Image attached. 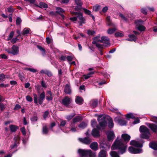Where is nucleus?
Returning <instances> with one entry per match:
<instances>
[{
    "label": "nucleus",
    "mask_w": 157,
    "mask_h": 157,
    "mask_svg": "<svg viewBox=\"0 0 157 157\" xmlns=\"http://www.w3.org/2000/svg\"><path fill=\"white\" fill-rule=\"evenodd\" d=\"M119 16L121 17L122 19L124 21L127 22L129 20H131L132 19L129 18V15H127L124 16L122 13H120L119 14Z\"/></svg>",
    "instance_id": "nucleus-26"
},
{
    "label": "nucleus",
    "mask_w": 157,
    "mask_h": 157,
    "mask_svg": "<svg viewBox=\"0 0 157 157\" xmlns=\"http://www.w3.org/2000/svg\"><path fill=\"white\" fill-rule=\"evenodd\" d=\"M75 17H71L70 20L75 23H78L79 26L85 23V20L82 14L80 13L74 12Z\"/></svg>",
    "instance_id": "nucleus-3"
},
{
    "label": "nucleus",
    "mask_w": 157,
    "mask_h": 157,
    "mask_svg": "<svg viewBox=\"0 0 157 157\" xmlns=\"http://www.w3.org/2000/svg\"><path fill=\"white\" fill-rule=\"evenodd\" d=\"M87 125V122H82L79 125L78 127L81 129H83L86 127Z\"/></svg>",
    "instance_id": "nucleus-31"
},
{
    "label": "nucleus",
    "mask_w": 157,
    "mask_h": 157,
    "mask_svg": "<svg viewBox=\"0 0 157 157\" xmlns=\"http://www.w3.org/2000/svg\"><path fill=\"white\" fill-rule=\"evenodd\" d=\"M126 117L128 118L134 119L135 117L133 113H129L126 115Z\"/></svg>",
    "instance_id": "nucleus-41"
},
{
    "label": "nucleus",
    "mask_w": 157,
    "mask_h": 157,
    "mask_svg": "<svg viewBox=\"0 0 157 157\" xmlns=\"http://www.w3.org/2000/svg\"><path fill=\"white\" fill-rule=\"evenodd\" d=\"M100 129L99 126L97 125L96 128H94L92 131L91 133L93 136L94 137H98L100 136L99 130Z\"/></svg>",
    "instance_id": "nucleus-11"
},
{
    "label": "nucleus",
    "mask_w": 157,
    "mask_h": 157,
    "mask_svg": "<svg viewBox=\"0 0 157 157\" xmlns=\"http://www.w3.org/2000/svg\"><path fill=\"white\" fill-rule=\"evenodd\" d=\"M18 40L17 37H14L11 40V42L13 44H14Z\"/></svg>",
    "instance_id": "nucleus-63"
},
{
    "label": "nucleus",
    "mask_w": 157,
    "mask_h": 157,
    "mask_svg": "<svg viewBox=\"0 0 157 157\" xmlns=\"http://www.w3.org/2000/svg\"><path fill=\"white\" fill-rule=\"evenodd\" d=\"M78 139L81 142L87 144H89L91 141V140L88 137L79 138Z\"/></svg>",
    "instance_id": "nucleus-16"
},
{
    "label": "nucleus",
    "mask_w": 157,
    "mask_h": 157,
    "mask_svg": "<svg viewBox=\"0 0 157 157\" xmlns=\"http://www.w3.org/2000/svg\"><path fill=\"white\" fill-rule=\"evenodd\" d=\"M60 124L59 125L60 127H62L65 126L66 123V120H62L60 121Z\"/></svg>",
    "instance_id": "nucleus-43"
},
{
    "label": "nucleus",
    "mask_w": 157,
    "mask_h": 157,
    "mask_svg": "<svg viewBox=\"0 0 157 157\" xmlns=\"http://www.w3.org/2000/svg\"><path fill=\"white\" fill-rule=\"evenodd\" d=\"M92 43L95 44L96 46L100 49H101L104 48L105 47H106L105 44H100L98 42H96V41H93Z\"/></svg>",
    "instance_id": "nucleus-27"
},
{
    "label": "nucleus",
    "mask_w": 157,
    "mask_h": 157,
    "mask_svg": "<svg viewBox=\"0 0 157 157\" xmlns=\"http://www.w3.org/2000/svg\"><path fill=\"white\" fill-rule=\"evenodd\" d=\"M130 144L132 146L137 147H143L142 144L140 143L138 141L132 140L130 141Z\"/></svg>",
    "instance_id": "nucleus-17"
},
{
    "label": "nucleus",
    "mask_w": 157,
    "mask_h": 157,
    "mask_svg": "<svg viewBox=\"0 0 157 157\" xmlns=\"http://www.w3.org/2000/svg\"><path fill=\"white\" fill-rule=\"evenodd\" d=\"M108 7L105 6L103 8L101 11V12H102L103 13H105L108 10Z\"/></svg>",
    "instance_id": "nucleus-59"
},
{
    "label": "nucleus",
    "mask_w": 157,
    "mask_h": 157,
    "mask_svg": "<svg viewBox=\"0 0 157 157\" xmlns=\"http://www.w3.org/2000/svg\"><path fill=\"white\" fill-rule=\"evenodd\" d=\"M142 21L141 20H136L135 21L136 28L139 31H143L145 30L146 28L144 26L139 24Z\"/></svg>",
    "instance_id": "nucleus-12"
},
{
    "label": "nucleus",
    "mask_w": 157,
    "mask_h": 157,
    "mask_svg": "<svg viewBox=\"0 0 157 157\" xmlns=\"http://www.w3.org/2000/svg\"><path fill=\"white\" fill-rule=\"evenodd\" d=\"M106 20L107 22V24L109 25H112V23H111L110 20V16H108L107 17Z\"/></svg>",
    "instance_id": "nucleus-45"
},
{
    "label": "nucleus",
    "mask_w": 157,
    "mask_h": 157,
    "mask_svg": "<svg viewBox=\"0 0 157 157\" xmlns=\"http://www.w3.org/2000/svg\"><path fill=\"white\" fill-rule=\"evenodd\" d=\"M21 22V18L19 17H18L16 19V23L17 25H20Z\"/></svg>",
    "instance_id": "nucleus-52"
},
{
    "label": "nucleus",
    "mask_w": 157,
    "mask_h": 157,
    "mask_svg": "<svg viewBox=\"0 0 157 157\" xmlns=\"http://www.w3.org/2000/svg\"><path fill=\"white\" fill-rule=\"evenodd\" d=\"M37 119L38 118L36 116H33L30 118V120L32 121H37Z\"/></svg>",
    "instance_id": "nucleus-56"
},
{
    "label": "nucleus",
    "mask_w": 157,
    "mask_h": 157,
    "mask_svg": "<svg viewBox=\"0 0 157 157\" xmlns=\"http://www.w3.org/2000/svg\"><path fill=\"white\" fill-rule=\"evenodd\" d=\"M110 154L111 157H120L118 153L115 151H111Z\"/></svg>",
    "instance_id": "nucleus-37"
},
{
    "label": "nucleus",
    "mask_w": 157,
    "mask_h": 157,
    "mask_svg": "<svg viewBox=\"0 0 157 157\" xmlns=\"http://www.w3.org/2000/svg\"><path fill=\"white\" fill-rule=\"evenodd\" d=\"M116 30V29L114 28L112 29H109L108 31V33L109 34H112Z\"/></svg>",
    "instance_id": "nucleus-53"
},
{
    "label": "nucleus",
    "mask_w": 157,
    "mask_h": 157,
    "mask_svg": "<svg viewBox=\"0 0 157 157\" xmlns=\"http://www.w3.org/2000/svg\"><path fill=\"white\" fill-rule=\"evenodd\" d=\"M49 114V112L48 111H46L43 115V117L44 119H46L47 117L48 116Z\"/></svg>",
    "instance_id": "nucleus-57"
},
{
    "label": "nucleus",
    "mask_w": 157,
    "mask_h": 157,
    "mask_svg": "<svg viewBox=\"0 0 157 157\" xmlns=\"http://www.w3.org/2000/svg\"><path fill=\"white\" fill-rule=\"evenodd\" d=\"M109 38L106 36H102L101 38V43L105 44L106 46H109L110 43L109 42Z\"/></svg>",
    "instance_id": "nucleus-14"
},
{
    "label": "nucleus",
    "mask_w": 157,
    "mask_h": 157,
    "mask_svg": "<svg viewBox=\"0 0 157 157\" xmlns=\"http://www.w3.org/2000/svg\"><path fill=\"white\" fill-rule=\"evenodd\" d=\"M140 122V120L138 118H136L134 120L132 123L133 124H136L138 123H139Z\"/></svg>",
    "instance_id": "nucleus-64"
},
{
    "label": "nucleus",
    "mask_w": 157,
    "mask_h": 157,
    "mask_svg": "<svg viewBox=\"0 0 157 157\" xmlns=\"http://www.w3.org/2000/svg\"><path fill=\"white\" fill-rule=\"evenodd\" d=\"M94 74V72H92L88 74L87 75H83L85 79H87L91 77V75Z\"/></svg>",
    "instance_id": "nucleus-36"
},
{
    "label": "nucleus",
    "mask_w": 157,
    "mask_h": 157,
    "mask_svg": "<svg viewBox=\"0 0 157 157\" xmlns=\"http://www.w3.org/2000/svg\"><path fill=\"white\" fill-rule=\"evenodd\" d=\"M110 145L109 144L101 143V148L104 149L101 150L99 152L98 157H107V154L106 151L109 149Z\"/></svg>",
    "instance_id": "nucleus-6"
},
{
    "label": "nucleus",
    "mask_w": 157,
    "mask_h": 157,
    "mask_svg": "<svg viewBox=\"0 0 157 157\" xmlns=\"http://www.w3.org/2000/svg\"><path fill=\"white\" fill-rule=\"evenodd\" d=\"M75 2L77 5L75 8V10L76 11L80 10L82 8V2L80 0H75Z\"/></svg>",
    "instance_id": "nucleus-21"
},
{
    "label": "nucleus",
    "mask_w": 157,
    "mask_h": 157,
    "mask_svg": "<svg viewBox=\"0 0 157 157\" xmlns=\"http://www.w3.org/2000/svg\"><path fill=\"white\" fill-rule=\"evenodd\" d=\"M97 122L95 120L93 119L91 121V125L93 127H95V126H96V124Z\"/></svg>",
    "instance_id": "nucleus-49"
},
{
    "label": "nucleus",
    "mask_w": 157,
    "mask_h": 157,
    "mask_svg": "<svg viewBox=\"0 0 157 157\" xmlns=\"http://www.w3.org/2000/svg\"><path fill=\"white\" fill-rule=\"evenodd\" d=\"M108 140V141H112L115 137V135L113 131H109L107 133Z\"/></svg>",
    "instance_id": "nucleus-18"
},
{
    "label": "nucleus",
    "mask_w": 157,
    "mask_h": 157,
    "mask_svg": "<svg viewBox=\"0 0 157 157\" xmlns=\"http://www.w3.org/2000/svg\"><path fill=\"white\" fill-rule=\"evenodd\" d=\"M141 12L144 14H146L147 13V10L144 8H142L141 10Z\"/></svg>",
    "instance_id": "nucleus-62"
},
{
    "label": "nucleus",
    "mask_w": 157,
    "mask_h": 157,
    "mask_svg": "<svg viewBox=\"0 0 157 157\" xmlns=\"http://www.w3.org/2000/svg\"><path fill=\"white\" fill-rule=\"evenodd\" d=\"M37 47L41 52V53H42L43 56H44L46 55V54L45 52V51L44 48L39 45L37 46Z\"/></svg>",
    "instance_id": "nucleus-34"
},
{
    "label": "nucleus",
    "mask_w": 157,
    "mask_h": 157,
    "mask_svg": "<svg viewBox=\"0 0 157 157\" xmlns=\"http://www.w3.org/2000/svg\"><path fill=\"white\" fill-rule=\"evenodd\" d=\"M140 131L141 133L140 134L141 138L148 139L150 134L149 129L144 125H142L140 128Z\"/></svg>",
    "instance_id": "nucleus-4"
},
{
    "label": "nucleus",
    "mask_w": 157,
    "mask_h": 157,
    "mask_svg": "<svg viewBox=\"0 0 157 157\" xmlns=\"http://www.w3.org/2000/svg\"><path fill=\"white\" fill-rule=\"evenodd\" d=\"M114 121L121 126H123L126 124V121L122 117H117L114 119Z\"/></svg>",
    "instance_id": "nucleus-10"
},
{
    "label": "nucleus",
    "mask_w": 157,
    "mask_h": 157,
    "mask_svg": "<svg viewBox=\"0 0 157 157\" xmlns=\"http://www.w3.org/2000/svg\"><path fill=\"white\" fill-rule=\"evenodd\" d=\"M71 99L67 96L63 99L62 100V103L65 106H67L71 102Z\"/></svg>",
    "instance_id": "nucleus-15"
},
{
    "label": "nucleus",
    "mask_w": 157,
    "mask_h": 157,
    "mask_svg": "<svg viewBox=\"0 0 157 157\" xmlns=\"http://www.w3.org/2000/svg\"><path fill=\"white\" fill-rule=\"evenodd\" d=\"M87 33L89 35H94L95 33V31L92 30H88L87 31Z\"/></svg>",
    "instance_id": "nucleus-51"
},
{
    "label": "nucleus",
    "mask_w": 157,
    "mask_h": 157,
    "mask_svg": "<svg viewBox=\"0 0 157 157\" xmlns=\"http://www.w3.org/2000/svg\"><path fill=\"white\" fill-rule=\"evenodd\" d=\"M115 35L116 37H122L124 36L123 32H117Z\"/></svg>",
    "instance_id": "nucleus-48"
},
{
    "label": "nucleus",
    "mask_w": 157,
    "mask_h": 157,
    "mask_svg": "<svg viewBox=\"0 0 157 157\" xmlns=\"http://www.w3.org/2000/svg\"><path fill=\"white\" fill-rule=\"evenodd\" d=\"M26 99L29 102H31L33 101V98L29 95L26 96Z\"/></svg>",
    "instance_id": "nucleus-58"
},
{
    "label": "nucleus",
    "mask_w": 157,
    "mask_h": 157,
    "mask_svg": "<svg viewBox=\"0 0 157 157\" xmlns=\"http://www.w3.org/2000/svg\"><path fill=\"white\" fill-rule=\"evenodd\" d=\"M90 147L91 149L94 151H96L98 149V145L97 143L96 142H92L90 144Z\"/></svg>",
    "instance_id": "nucleus-22"
},
{
    "label": "nucleus",
    "mask_w": 157,
    "mask_h": 157,
    "mask_svg": "<svg viewBox=\"0 0 157 157\" xmlns=\"http://www.w3.org/2000/svg\"><path fill=\"white\" fill-rule=\"evenodd\" d=\"M149 146L151 149L157 150V142L154 141L151 142L149 144Z\"/></svg>",
    "instance_id": "nucleus-23"
},
{
    "label": "nucleus",
    "mask_w": 157,
    "mask_h": 157,
    "mask_svg": "<svg viewBox=\"0 0 157 157\" xmlns=\"http://www.w3.org/2000/svg\"><path fill=\"white\" fill-rule=\"evenodd\" d=\"M30 31V29L28 28H25L23 29L22 34L24 35L27 36L29 33Z\"/></svg>",
    "instance_id": "nucleus-32"
},
{
    "label": "nucleus",
    "mask_w": 157,
    "mask_h": 157,
    "mask_svg": "<svg viewBox=\"0 0 157 157\" xmlns=\"http://www.w3.org/2000/svg\"><path fill=\"white\" fill-rule=\"evenodd\" d=\"M75 116V114H71V115H68L66 117V119L68 121H69Z\"/></svg>",
    "instance_id": "nucleus-50"
},
{
    "label": "nucleus",
    "mask_w": 157,
    "mask_h": 157,
    "mask_svg": "<svg viewBox=\"0 0 157 157\" xmlns=\"http://www.w3.org/2000/svg\"><path fill=\"white\" fill-rule=\"evenodd\" d=\"M76 103L78 104H82L83 102V100L82 98L80 97L77 96L75 100Z\"/></svg>",
    "instance_id": "nucleus-29"
},
{
    "label": "nucleus",
    "mask_w": 157,
    "mask_h": 157,
    "mask_svg": "<svg viewBox=\"0 0 157 157\" xmlns=\"http://www.w3.org/2000/svg\"><path fill=\"white\" fill-rule=\"evenodd\" d=\"M34 97V102L37 104L38 102L39 103L40 105H41L43 101L45 98V94L44 92H42L40 95L39 98L38 99L37 96L36 94H33Z\"/></svg>",
    "instance_id": "nucleus-7"
},
{
    "label": "nucleus",
    "mask_w": 157,
    "mask_h": 157,
    "mask_svg": "<svg viewBox=\"0 0 157 157\" xmlns=\"http://www.w3.org/2000/svg\"><path fill=\"white\" fill-rule=\"evenodd\" d=\"M83 10L84 11L85 13L88 15H90V17H91L92 19L94 21L95 20V17H94L91 14V11L89 10L86 9L84 8Z\"/></svg>",
    "instance_id": "nucleus-30"
},
{
    "label": "nucleus",
    "mask_w": 157,
    "mask_h": 157,
    "mask_svg": "<svg viewBox=\"0 0 157 157\" xmlns=\"http://www.w3.org/2000/svg\"><path fill=\"white\" fill-rule=\"evenodd\" d=\"M41 85L42 87L44 88H46L47 87V86L46 84V83L44 81H42L41 83Z\"/></svg>",
    "instance_id": "nucleus-55"
},
{
    "label": "nucleus",
    "mask_w": 157,
    "mask_h": 157,
    "mask_svg": "<svg viewBox=\"0 0 157 157\" xmlns=\"http://www.w3.org/2000/svg\"><path fill=\"white\" fill-rule=\"evenodd\" d=\"M46 41L47 43L49 44L52 42V40L49 37H47L46 38Z\"/></svg>",
    "instance_id": "nucleus-60"
},
{
    "label": "nucleus",
    "mask_w": 157,
    "mask_h": 157,
    "mask_svg": "<svg viewBox=\"0 0 157 157\" xmlns=\"http://www.w3.org/2000/svg\"><path fill=\"white\" fill-rule=\"evenodd\" d=\"M15 141L14 144L12 145L10 147V149L12 150L14 148H16L19 144V140L20 139L19 137L18 136H15L14 138Z\"/></svg>",
    "instance_id": "nucleus-13"
},
{
    "label": "nucleus",
    "mask_w": 157,
    "mask_h": 157,
    "mask_svg": "<svg viewBox=\"0 0 157 157\" xmlns=\"http://www.w3.org/2000/svg\"><path fill=\"white\" fill-rule=\"evenodd\" d=\"M128 150L130 153L133 154H139L143 152L142 148H136L132 146L129 147Z\"/></svg>",
    "instance_id": "nucleus-9"
},
{
    "label": "nucleus",
    "mask_w": 157,
    "mask_h": 157,
    "mask_svg": "<svg viewBox=\"0 0 157 157\" xmlns=\"http://www.w3.org/2000/svg\"><path fill=\"white\" fill-rule=\"evenodd\" d=\"M148 127L154 132H157V125L154 124L148 123L147 124Z\"/></svg>",
    "instance_id": "nucleus-19"
},
{
    "label": "nucleus",
    "mask_w": 157,
    "mask_h": 157,
    "mask_svg": "<svg viewBox=\"0 0 157 157\" xmlns=\"http://www.w3.org/2000/svg\"><path fill=\"white\" fill-rule=\"evenodd\" d=\"M18 128V127L16 125H11L10 126V128L12 132H14Z\"/></svg>",
    "instance_id": "nucleus-35"
},
{
    "label": "nucleus",
    "mask_w": 157,
    "mask_h": 157,
    "mask_svg": "<svg viewBox=\"0 0 157 157\" xmlns=\"http://www.w3.org/2000/svg\"><path fill=\"white\" fill-rule=\"evenodd\" d=\"M21 130L22 133L23 135L25 136L26 134L25 129L24 127L21 128Z\"/></svg>",
    "instance_id": "nucleus-61"
},
{
    "label": "nucleus",
    "mask_w": 157,
    "mask_h": 157,
    "mask_svg": "<svg viewBox=\"0 0 157 157\" xmlns=\"http://www.w3.org/2000/svg\"><path fill=\"white\" fill-rule=\"evenodd\" d=\"M56 12L59 14L62 13L64 12V10L61 8L57 7L56 8Z\"/></svg>",
    "instance_id": "nucleus-47"
},
{
    "label": "nucleus",
    "mask_w": 157,
    "mask_h": 157,
    "mask_svg": "<svg viewBox=\"0 0 157 157\" xmlns=\"http://www.w3.org/2000/svg\"><path fill=\"white\" fill-rule=\"evenodd\" d=\"M6 51L8 53L12 54L13 55H16L18 53L19 48L18 46L15 45H13L11 48L7 49Z\"/></svg>",
    "instance_id": "nucleus-8"
},
{
    "label": "nucleus",
    "mask_w": 157,
    "mask_h": 157,
    "mask_svg": "<svg viewBox=\"0 0 157 157\" xmlns=\"http://www.w3.org/2000/svg\"><path fill=\"white\" fill-rule=\"evenodd\" d=\"M78 153L81 157H95L96 156L95 153H92L90 150L79 149Z\"/></svg>",
    "instance_id": "nucleus-5"
},
{
    "label": "nucleus",
    "mask_w": 157,
    "mask_h": 157,
    "mask_svg": "<svg viewBox=\"0 0 157 157\" xmlns=\"http://www.w3.org/2000/svg\"><path fill=\"white\" fill-rule=\"evenodd\" d=\"M100 5H96L93 7V10L95 12L98 11L100 9Z\"/></svg>",
    "instance_id": "nucleus-42"
},
{
    "label": "nucleus",
    "mask_w": 157,
    "mask_h": 157,
    "mask_svg": "<svg viewBox=\"0 0 157 157\" xmlns=\"http://www.w3.org/2000/svg\"><path fill=\"white\" fill-rule=\"evenodd\" d=\"M48 132V129L46 126H44L42 128V133L44 134H46Z\"/></svg>",
    "instance_id": "nucleus-40"
},
{
    "label": "nucleus",
    "mask_w": 157,
    "mask_h": 157,
    "mask_svg": "<svg viewBox=\"0 0 157 157\" xmlns=\"http://www.w3.org/2000/svg\"><path fill=\"white\" fill-rule=\"evenodd\" d=\"M14 33V32L13 31H12L10 32L9 35L8 36V39H7V40H9L12 39V38L13 36Z\"/></svg>",
    "instance_id": "nucleus-46"
},
{
    "label": "nucleus",
    "mask_w": 157,
    "mask_h": 157,
    "mask_svg": "<svg viewBox=\"0 0 157 157\" xmlns=\"http://www.w3.org/2000/svg\"><path fill=\"white\" fill-rule=\"evenodd\" d=\"M81 120L82 118L80 116H78L75 117L73 119L72 122L71 123L70 126L71 127H73L75 123L80 121Z\"/></svg>",
    "instance_id": "nucleus-20"
},
{
    "label": "nucleus",
    "mask_w": 157,
    "mask_h": 157,
    "mask_svg": "<svg viewBox=\"0 0 157 157\" xmlns=\"http://www.w3.org/2000/svg\"><path fill=\"white\" fill-rule=\"evenodd\" d=\"M25 70H27L30 71L31 72L35 73L36 72L37 70L36 69H34L33 68H26L25 69Z\"/></svg>",
    "instance_id": "nucleus-54"
},
{
    "label": "nucleus",
    "mask_w": 157,
    "mask_h": 157,
    "mask_svg": "<svg viewBox=\"0 0 157 157\" xmlns=\"http://www.w3.org/2000/svg\"><path fill=\"white\" fill-rule=\"evenodd\" d=\"M121 136L124 140L126 141H129L130 138V136L126 134H122Z\"/></svg>",
    "instance_id": "nucleus-28"
},
{
    "label": "nucleus",
    "mask_w": 157,
    "mask_h": 157,
    "mask_svg": "<svg viewBox=\"0 0 157 157\" xmlns=\"http://www.w3.org/2000/svg\"><path fill=\"white\" fill-rule=\"evenodd\" d=\"M128 36L129 38L126 39L127 40L130 41H135L137 39V38L136 36L133 34L129 35Z\"/></svg>",
    "instance_id": "nucleus-24"
},
{
    "label": "nucleus",
    "mask_w": 157,
    "mask_h": 157,
    "mask_svg": "<svg viewBox=\"0 0 157 157\" xmlns=\"http://www.w3.org/2000/svg\"><path fill=\"white\" fill-rule=\"evenodd\" d=\"M39 6L41 8H47L48 7V5L47 4L42 2H41L40 3Z\"/></svg>",
    "instance_id": "nucleus-39"
},
{
    "label": "nucleus",
    "mask_w": 157,
    "mask_h": 157,
    "mask_svg": "<svg viewBox=\"0 0 157 157\" xmlns=\"http://www.w3.org/2000/svg\"><path fill=\"white\" fill-rule=\"evenodd\" d=\"M127 146L123 143L122 140L117 138L112 147V149L118 150L119 154H122L124 153L126 150Z\"/></svg>",
    "instance_id": "nucleus-1"
},
{
    "label": "nucleus",
    "mask_w": 157,
    "mask_h": 157,
    "mask_svg": "<svg viewBox=\"0 0 157 157\" xmlns=\"http://www.w3.org/2000/svg\"><path fill=\"white\" fill-rule=\"evenodd\" d=\"M6 78H8V77L6 75H5L3 74H0V81H4Z\"/></svg>",
    "instance_id": "nucleus-38"
},
{
    "label": "nucleus",
    "mask_w": 157,
    "mask_h": 157,
    "mask_svg": "<svg viewBox=\"0 0 157 157\" xmlns=\"http://www.w3.org/2000/svg\"><path fill=\"white\" fill-rule=\"evenodd\" d=\"M108 120V126L110 128H112L114 126V124L112 119L108 117H106L102 115L98 116V120L99 122L100 126L101 127H105L107 124L106 120Z\"/></svg>",
    "instance_id": "nucleus-2"
},
{
    "label": "nucleus",
    "mask_w": 157,
    "mask_h": 157,
    "mask_svg": "<svg viewBox=\"0 0 157 157\" xmlns=\"http://www.w3.org/2000/svg\"><path fill=\"white\" fill-rule=\"evenodd\" d=\"M71 91L70 85L68 84H66L64 89L65 93L67 94H71Z\"/></svg>",
    "instance_id": "nucleus-25"
},
{
    "label": "nucleus",
    "mask_w": 157,
    "mask_h": 157,
    "mask_svg": "<svg viewBox=\"0 0 157 157\" xmlns=\"http://www.w3.org/2000/svg\"><path fill=\"white\" fill-rule=\"evenodd\" d=\"M98 101L97 100H92L90 101V105L93 108L96 107L98 104Z\"/></svg>",
    "instance_id": "nucleus-33"
},
{
    "label": "nucleus",
    "mask_w": 157,
    "mask_h": 157,
    "mask_svg": "<svg viewBox=\"0 0 157 157\" xmlns=\"http://www.w3.org/2000/svg\"><path fill=\"white\" fill-rule=\"evenodd\" d=\"M93 41H96V42L101 43V40H100V36L99 35L97 36L94 38V40Z\"/></svg>",
    "instance_id": "nucleus-44"
}]
</instances>
